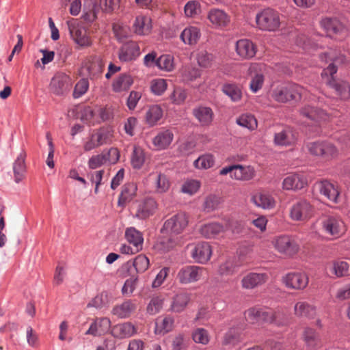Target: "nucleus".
<instances>
[{"label": "nucleus", "instance_id": "obj_24", "mask_svg": "<svg viewBox=\"0 0 350 350\" xmlns=\"http://www.w3.org/2000/svg\"><path fill=\"white\" fill-rule=\"evenodd\" d=\"M294 314L299 318L313 319L317 315V308L307 301H299L294 306Z\"/></svg>", "mask_w": 350, "mask_h": 350}, {"label": "nucleus", "instance_id": "obj_50", "mask_svg": "<svg viewBox=\"0 0 350 350\" xmlns=\"http://www.w3.org/2000/svg\"><path fill=\"white\" fill-rule=\"evenodd\" d=\"M174 319L172 317L166 316L163 319H158L156 322L155 332L157 334H165L174 328Z\"/></svg>", "mask_w": 350, "mask_h": 350}, {"label": "nucleus", "instance_id": "obj_53", "mask_svg": "<svg viewBox=\"0 0 350 350\" xmlns=\"http://www.w3.org/2000/svg\"><path fill=\"white\" fill-rule=\"evenodd\" d=\"M145 161V154L144 150L139 147L135 146L131 155V162L133 168L140 169Z\"/></svg>", "mask_w": 350, "mask_h": 350}, {"label": "nucleus", "instance_id": "obj_13", "mask_svg": "<svg viewBox=\"0 0 350 350\" xmlns=\"http://www.w3.org/2000/svg\"><path fill=\"white\" fill-rule=\"evenodd\" d=\"M275 249L280 254L286 256H293L296 254L299 247L297 242L291 237L282 235L278 237L273 241Z\"/></svg>", "mask_w": 350, "mask_h": 350}, {"label": "nucleus", "instance_id": "obj_61", "mask_svg": "<svg viewBox=\"0 0 350 350\" xmlns=\"http://www.w3.org/2000/svg\"><path fill=\"white\" fill-rule=\"evenodd\" d=\"M192 338L196 343L206 345L210 340V336L204 328H197L192 333Z\"/></svg>", "mask_w": 350, "mask_h": 350}, {"label": "nucleus", "instance_id": "obj_51", "mask_svg": "<svg viewBox=\"0 0 350 350\" xmlns=\"http://www.w3.org/2000/svg\"><path fill=\"white\" fill-rule=\"evenodd\" d=\"M163 110L159 105H152L150 107L146 114V122L154 126L162 118Z\"/></svg>", "mask_w": 350, "mask_h": 350}, {"label": "nucleus", "instance_id": "obj_44", "mask_svg": "<svg viewBox=\"0 0 350 350\" xmlns=\"http://www.w3.org/2000/svg\"><path fill=\"white\" fill-rule=\"evenodd\" d=\"M201 36L200 29L196 27L190 26L185 28L180 34L181 40L186 44H196Z\"/></svg>", "mask_w": 350, "mask_h": 350}, {"label": "nucleus", "instance_id": "obj_20", "mask_svg": "<svg viewBox=\"0 0 350 350\" xmlns=\"http://www.w3.org/2000/svg\"><path fill=\"white\" fill-rule=\"evenodd\" d=\"M305 350H318L321 347L320 334L316 329L306 327L302 333Z\"/></svg>", "mask_w": 350, "mask_h": 350}, {"label": "nucleus", "instance_id": "obj_42", "mask_svg": "<svg viewBox=\"0 0 350 350\" xmlns=\"http://www.w3.org/2000/svg\"><path fill=\"white\" fill-rule=\"evenodd\" d=\"M152 29V21L150 18L145 16H138L133 23L135 33L138 35H147Z\"/></svg>", "mask_w": 350, "mask_h": 350}, {"label": "nucleus", "instance_id": "obj_41", "mask_svg": "<svg viewBox=\"0 0 350 350\" xmlns=\"http://www.w3.org/2000/svg\"><path fill=\"white\" fill-rule=\"evenodd\" d=\"M209 21L217 27H225L230 23V16L223 10L213 9L208 14Z\"/></svg>", "mask_w": 350, "mask_h": 350}, {"label": "nucleus", "instance_id": "obj_47", "mask_svg": "<svg viewBox=\"0 0 350 350\" xmlns=\"http://www.w3.org/2000/svg\"><path fill=\"white\" fill-rule=\"evenodd\" d=\"M125 237L130 244L142 249L144 243L143 236L135 228L131 227L127 228L125 232Z\"/></svg>", "mask_w": 350, "mask_h": 350}, {"label": "nucleus", "instance_id": "obj_6", "mask_svg": "<svg viewBox=\"0 0 350 350\" xmlns=\"http://www.w3.org/2000/svg\"><path fill=\"white\" fill-rule=\"evenodd\" d=\"M257 27L262 31H275L280 26V16L278 11L267 8L256 14Z\"/></svg>", "mask_w": 350, "mask_h": 350}, {"label": "nucleus", "instance_id": "obj_49", "mask_svg": "<svg viewBox=\"0 0 350 350\" xmlns=\"http://www.w3.org/2000/svg\"><path fill=\"white\" fill-rule=\"evenodd\" d=\"M190 300L189 296L185 293L176 295L171 304V310L174 312H180L185 310Z\"/></svg>", "mask_w": 350, "mask_h": 350}, {"label": "nucleus", "instance_id": "obj_32", "mask_svg": "<svg viewBox=\"0 0 350 350\" xmlns=\"http://www.w3.org/2000/svg\"><path fill=\"white\" fill-rule=\"evenodd\" d=\"M137 190V187L135 183H129L125 184L122 187L121 193L119 195L118 206L122 208L125 207L136 196Z\"/></svg>", "mask_w": 350, "mask_h": 350}, {"label": "nucleus", "instance_id": "obj_17", "mask_svg": "<svg viewBox=\"0 0 350 350\" xmlns=\"http://www.w3.org/2000/svg\"><path fill=\"white\" fill-rule=\"evenodd\" d=\"M104 63L98 56L88 57L83 65V72L91 79H96L101 76L104 70Z\"/></svg>", "mask_w": 350, "mask_h": 350}, {"label": "nucleus", "instance_id": "obj_8", "mask_svg": "<svg viewBox=\"0 0 350 350\" xmlns=\"http://www.w3.org/2000/svg\"><path fill=\"white\" fill-rule=\"evenodd\" d=\"M120 159V152L116 148H111L107 150H103L100 154L92 156L88 165L90 169L95 170L104 165H112L116 163Z\"/></svg>", "mask_w": 350, "mask_h": 350}, {"label": "nucleus", "instance_id": "obj_46", "mask_svg": "<svg viewBox=\"0 0 350 350\" xmlns=\"http://www.w3.org/2000/svg\"><path fill=\"white\" fill-rule=\"evenodd\" d=\"M255 171L251 166L234 165L232 178L239 180H249L254 178Z\"/></svg>", "mask_w": 350, "mask_h": 350}, {"label": "nucleus", "instance_id": "obj_63", "mask_svg": "<svg viewBox=\"0 0 350 350\" xmlns=\"http://www.w3.org/2000/svg\"><path fill=\"white\" fill-rule=\"evenodd\" d=\"M167 87V82L163 79H156L151 81V90L156 95H161L166 90Z\"/></svg>", "mask_w": 350, "mask_h": 350}, {"label": "nucleus", "instance_id": "obj_36", "mask_svg": "<svg viewBox=\"0 0 350 350\" xmlns=\"http://www.w3.org/2000/svg\"><path fill=\"white\" fill-rule=\"evenodd\" d=\"M173 139V133L167 129L159 132L152 139V144L157 150H163L171 144Z\"/></svg>", "mask_w": 350, "mask_h": 350}, {"label": "nucleus", "instance_id": "obj_10", "mask_svg": "<svg viewBox=\"0 0 350 350\" xmlns=\"http://www.w3.org/2000/svg\"><path fill=\"white\" fill-rule=\"evenodd\" d=\"M321 27L327 35L338 40H342L348 36L347 28L338 19L325 18L321 21Z\"/></svg>", "mask_w": 350, "mask_h": 350}, {"label": "nucleus", "instance_id": "obj_23", "mask_svg": "<svg viewBox=\"0 0 350 350\" xmlns=\"http://www.w3.org/2000/svg\"><path fill=\"white\" fill-rule=\"evenodd\" d=\"M111 327V321L107 317L99 318L94 320L86 331V335L100 336L107 333Z\"/></svg>", "mask_w": 350, "mask_h": 350}, {"label": "nucleus", "instance_id": "obj_57", "mask_svg": "<svg viewBox=\"0 0 350 350\" xmlns=\"http://www.w3.org/2000/svg\"><path fill=\"white\" fill-rule=\"evenodd\" d=\"M187 97V92L186 90L178 87L174 88V91L170 96V100L172 103L177 105H182L185 103Z\"/></svg>", "mask_w": 350, "mask_h": 350}, {"label": "nucleus", "instance_id": "obj_43", "mask_svg": "<svg viewBox=\"0 0 350 350\" xmlns=\"http://www.w3.org/2000/svg\"><path fill=\"white\" fill-rule=\"evenodd\" d=\"M244 328L245 325L243 324H239L230 327L224 336L223 343L224 345H234L238 342L242 338Z\"/></svg>", "mask_w": 350, "mask_h": 350}, {"label": "nucleus", "instance_id": "obj_14", "mask_svg": "<svg viewBox=\"0 0 350 350\" xmlns=\"http://www.w3.org/2000/svg\"><path fill=\"white\" fill-rule=\"evenodd\" d=\"M157 208L158 204L153 198H145L137 202L134 217L139 219H146L153 215Z\"/></svg>", "mask_w": 350, "mask_h": 350}, {"label": "nucleus", "instance_id": "obj_39", "mask_svg": "<svg viewBox=\"0 0 350 350\" xmlns=\"http://www.w3.org/2000/svg\"><path fill=\"white\" fill-rule=\"evenodd\" d=\"M25 157L26 153L22 151L13 164L14 177L16 183H18L25 178L26 172Z\"/></svg>", "mask_w": 350, "mask_h": 350}, {"label": "nucleus", "instance_id": "obj_62", "mask_svg": "<svg viewBox=\"0 0 350 350\" xmlns=\"http://www.w3.org/2000/svg\"><path fill=\"white\" fill-rule=\"evenodd\" d=\"M105 171L103 170L90 172L88 175L92 183L95 184L94 193H98L99 186L104 184L103 179L104 178Z\"/></svg>", "mask_w": 350, "mask_h": 350}, {"label": "nucleus", "instance_id": "obj_5", "mask_svg": "<svg viewBox=\"0 0 350 350\" xmlns=\"http://www.w3.org/2000/svg\"><path fill=\"white\" fill-rule=\"evenodd\" d=\"M238 225L237 221L227 218L224 220V224L219 223L204 224L200 227L199 231L203 237L211 239L228 230H231L233 233L239 232Z\"/></svg>", "mask_w": 350, "mask_h": 350}, {"label": "nucleus", "instance_id": "obj_18", "mask_svg": "<svg viewBox=\"0 0 350 350\" xmlns=\"http://www.w3.org/2000/svg\"><path fill=\"white\" fill-rule=\"evenodd\" d=\"M286 287L295 290H303L308 284V275L304 272H291L282 279Z\"/></svg>", "mask_w": 350, "mask_h": 350}, {"label": "nucleus", "instance_id": "obj_11", "mask_svg": "<svg viewBox=\"0 0 350 350\" xmlns=\"http://www.w3.org/2000/svg\"><path fill=\"white\" fill-rule=\"evenodd\" d=\"M314 214V208L306 200H300L295 203L290 209V217L296 221H305Z\"/></svg>", "mask_w": 350, "mask_h": 350}, {"label": "nucleus", "instance_id": "obj_33", "mask_svg": "<svg viewBox=\"0 0 350 350\" xmlns=\"http://www.w3.org/2000/svg\"><path fill=\"white\" fill-rule=\"evenodd\" d=\"M236 51L242 58L250 59L256 53V48L254 43L247 39H241L237 42Z\"/></svg>", "mask_w": 350, "mask_h": 350}, {"label": "nucleus", "instance_id": "obj_27", "mask_svg": "<svg viewBox=\"0 0 350 350\" xmlns=\"http://www.w3.org/2000/svg\"><path fill=\"white\" fill-rule=\"evenodd\" d=\"M269 279L267 273H250L241 280V285L243 288L252 289L265 284Z\"/></svg>", "mask_w": 350, "mask_h": 350}, {"label": "nucleus", "instance_id": "obj_40", "mask_svg": "<svg viewBox=\"0 0 350 350\" xmlns=\"http://www.w3.org/2000/svg\"><path fill=\"white\" fill-rule=\"evenodd\" d=\"M326 269L337 278L349 275V265L343 260H336L328 263Z\"/></svg>", "mask_w": 350, "mask_h": 350}, {"label": "nucleus", "instance_id": "obj_1", "mask_svg": "<svg viewBox=\"0 0 350 350\" xmlns=\"http://www.w3.org/2000/svg\"><path fill=\"white\" fill-rule=\"evenodd\" d=\"M319 57L322 61L326 63L329 61L332 62L321 73L325 83L330 88H334L342 98H349L350 97L349 83L345 81H336L334 78V75L337 71L336 64H343L345 61V57L342 55H336V52L332 49H329V51L321 54Z\"/></svg>", "mask_w": 350, "mask_h": 350}, {"label": "nucleus", "instance_id": "obj_30", "mask_svg": "<svg viewBox=\"0 0 350 350\" xmlns=\"http://www.w3.org/2000/svg\"><path fill=\"white\" fill-rule=\"evenodd\" d=\"M149 265V259L145 255L140 254L136 256L133 261L127 262L124 265V268L128 270L131 275L134 276L135 274L132 270L133 268H134L137 273H144L148 269Z\"/></svg>", "mask_w": 350, "mask_h": 350}, {"label": "nucleus", "instance_id": "obj_45", "mask_svg": "<svg viewBox=\"0 0 350 350\" xmlns=\"http://www.w3.org/2000/svg\"><path fill=\"white\" fill-rule=\"evenodd\" d=\"M133 83L132 77L126 74H122L112 83V90L115 92H122L130 89Z\"/></svg>", "mask_w": 350, "mask_h": 350}, {"label": "nucleus", "instance_id": "obj_56", "mask_svg": "<svg viewBox=\"0 0 350 350\" xmlns=\"http://www.w3.org/2000/svg\"><path fill=\"white\" fill-rule=\"evenodd\" d=\"M163 300L162 296H153L147 306V312L151 315L158 313L163 307Z\"/></svg>", "mask_w": 350, "mask_h": 350}, {"label": "nucleus", "instance_id": "obj_37", "mask_svg": "<svg viewBox=\"0 0 350 350\" xmlns=\"http://www.w3.org/2000/svg\"><path fill=\"white\" fill-rule=\"evenodd\" d=\"M289 318L287 313L282 310H273L268 309L267 323L274 324L276 326H285L288 325Z\"/></svg>", "mask_w": 350, "mask_h": 350}, {"label": "nucleus", "instance_id": "obj_28", "mask_svg": "<svg viewBox=\"0 0 350 350\" xmlns=\"http://www.w3.org/2000/svg\"><path fill=\"white\" fill-rule=\"evenodd\" d=\"M149 178L152 180L155 193H163L169 190L170 182L165 174L157 172H151Z\"/></svg>", "mask_w": 350, "mask_h": 350}, {"label": "nucleus", "instance_id": "obj_22", "mask_svg": "<svg viewBox=\"0 0 350 350\" xmlns=\"http://www.w3.org/2000/svg\"><path fill=\"white\" fill-rule=\"evenodd\" d=\"M246 321L250 324L267 323L268 309L259 307H252L244 313Z\"/></svg>", "mask_w": 350, "mask_h": 350}, {"label": "nucleus", "instance_id": "obj_31", "mask_svg": "<svg viewBox=\"0 0 350 350\" xmlns=\"http://www.w3.org/2000/svg\"><path fill=\"white\" fill-rule=\"evenodd\" d=\"M282 185L286 190H299L307 185V179L304 174H293L285 178Z\"/></svg>", "mask_w": 350, "mask_h": 350}, {"label": "nucleus", "instance_id": "obj_12", "mask_svg": "<svg viewBox=\"0 0 350 350\" xmlns=\"http://www.w3.org/2000/svg\"><path fill=\"white\" fill-rule=\"evenodd\" d=\"M206 269L196 265H187L182 267L177 279L181 284H189L199 281L206 273Z\"/></svg>", "mask_w": 350, "mask_h": 350}, {"label": "nucleus", "instance_id": "obj_38", "mask_svg": "<svg viewBox=\"0 0 350 350\" xmlns=\"http://www.w3.org/2000/svg\"><path fill=\"white\" fill-rule=\"evenodd\" d=\"M193 115L203 126L209 125L213 118V111L208 107L199 106L193 109Z\"/></svg>", "mask_w": 350, "mask_h": 350}, {"label": "nucleus", "instance_id": "obj_48", "mask_svg": "<svg viewBox=\"0 0 350 350\" xmlns=\"http://www.w3.org/2000/svg\"><path fill=\"white\" fill-rule=\"evenodd\" d=\"M92 134L100 146L112 142L113 134L112 129L110 128H101Z\"/></svg>", "mask_w": 350, "mask_h": 350}, {"label": "nucleus", "instance_id": "obj_52", "mask_svg": "<svg viewBox=\"0 0 350 350\" xmlns=\"http://www.w3.org/2000/svg\"><path fill=\"white\" fill-rule=\"evenodd\" d=\"M237 267L238 265L236 263L235 259L229 258L219 265L218 274L221 276L231 275L236 272Z\"/></svg>", "mask_w": 350, "mask_h": 350}, {"label": "nucleus", "instance_id": "obj_16", "mask_svg": "<svg viewBox=\"0 0 350 350\" xmlns=\"http://www.w3.org/2000/svg\"><path fill=\"white\" fill-rule=\"evenodd\" d=\"M71 37L75 42L81 46H89L92 44L86 29L81 26L75 19L67 22Z\"/></svg>", "mask_w": 350, "mask_h": 350}, {"label": "nucleus", "instance_id": "obj_64", "mask_svg": "<svg viewBox=\"0 0 350 350\" xmlns=\"http://www.w3.org/2000/svg\"><path fill=\"white\" fill-rule=\"evenodd\" d=\"M200 187V183L196 180H189L185 182L182 185L181 191L189 195H193L198 191Z\"/></svg>", "mask_w": 350, "mask_h": 350}, {"label": "nucleus", "instance_id": "obj_59", "mask_svg": "<svg viewBox=\"0 0 350 350\" xmlns=\"http://www.w3.org/2000/svg\"><path fill=\"white\" fill-rule=\"evenodd\" d=\"M223 92L229 96L234 102L238 101L241 98V91L240 88L234 84H226L223 86Z\"/></svg>", "mask_w": 350, "mask_h": 350}, {"label": "nucleus", "instance_id": "obj_9", "mask_svg": "<svg viewBox=\"0 0 350 350\" xmlns=\"http://www.w3.org/2000/svg\"><path fill=\"white\" fill-rule=\"evenodd\" d=\"M327 118V113L319 108L306 105L299 110V122L306 125H312Z\"/></svg>", "mask_w": 350, "mask_h": 350}, {"label": "nucleus", "instance_id": "obj_15", "mask_svg": "<svg viewBox=\"0 0 350 350\" xmlns=\"http://www.w3.org/2000/svg\"><path fill=\"white\" fill-rule=\"evenodd\" d=\"M314 188L332 202L335 204L339 202L340 191L338 185L335 183L327 180H322L315 183Z\"/></svg>", "mask_w": 350, "mask_h": 350}, {"label": "nucleus", "instance_id": "obj_35", "mask_svg": "<svg viewBox=\"0 0 350 350\" xmlns=\"http://www.w3.org/2000/svg\"><path fill=\"white\" fill-rule=\"evenodd\" d=\"M252 202L257 206L263 209H271L275 206L274 198L267 192H257L251 199Z\"/></svg>", "mask_w": 350, "mask_h": 350}, {"label": "nucleus", "instance_id": "obj_21", "mask_svg": "<svg viewBox=\"0 0 350 350\" xmlns=\"http://www.w3.org/2000/svg\"><path fill=\"white\" fill-rule=\"evenodd\" d=\"M140 55V48L138 44L130 41L122 45L119 51V59L122 62L135 60Z\"/></svg>", "mask_w": 350, "mask_h": 350}, {"label": "nucleus", "instance_id": "obj_26", "mask_svg": "<svg viewBox=\"0 0 350 350\" xmlns=\"http://www.w3.org/2000/svg\"><path fill=\"white\" fill-rule=\"evenodd\" d=\"M136 309V303L133 300L129 299L116 305L112 308L111 313L118 318L127 319L135 312Z\"/></svg>", "mask_w": 350, "mask_h": 350}, {"label": "nucleus", "instance_id": "obj_58", "mask_svg": "<svg viewBox=\"0 0 350 350\" xmlns=\"http://www.w3.org/2000/svg\"><path fill=\"white\" fill-rule=\"evenodd\" d=\"M156 65L161 70L171 71L174 69V59L170 55H163L155 62Z\"/></svg>", "mask_w": 350, "mask_h": 350}, {"label": "nucleus", "instance_id": "obj_19", "mask_svg": "<svg viewBox=\"0 0 350 350\" xmlns=\"http://www.w3.org/2000/svg\"><path fill=\"white\" fill-rule=\"evenodd\" d=\"M190 254L195 262L205 264L211 257L212 248L208 243L201 242L191 247Z\"/></svg>", "mask_w": 350, "mask_h": 350}, {"label": "nucleus", "instance_id": "obj_55", "mask_svg": "<svg viewBox=\"0 0 350 350\" xmlns=\"http://www.w3.org/2000/svg\"><path fill=\"white\" fill-rule=\"evenodd\" d=\"M215 163L214 157L211 154H203L194 161V166L198 169H208Z\"/></svg>", "mask_w": 350, "mask_h": 350}, {"label": "nucleus", "instance_id": "obj_2", "mask_svg": "<svg viewBox=\"0 0 350 350\" xmlns=\"http://www.w3.org/2000/svg\"><path fill=\"white\" fill-rule=\"evenodd\" d=\"M187 224L188 217L186 214L183 213L174 215L165 221L162 230L166 233H170L171 237L163 239L161 242L162 248L164 250L169 251L180 244L181 238L180 237H174L181 234Z\"/></svg>", "mask_w": 350, "mask_h": 350}, {"label": "nucleus", "instance_id": "obj_7", "mask_svg": "<svg viewBox=\"0 0 350 350\" xmlns=\"http://www.w3.org/2000/svg\"><path fill=\"white\" fill-rule=\"evenodd\" d=\"M322 230L334 239L342 237L347 231V226L342 219L336 215H324L321 219Z\"/></svg>", "mask_w": 350, "mask_h": 350}, {"label": "nucleus", "instance_id": "obj_54", "mask_svg": "<svg viewBox=\"0 0 350 350\" xmlns=\"http://www.w3.org/2000/svg\"><path fill=\"white\" fill-rule=\"evenodd\" d=\"M237 123L239 125L247 128L250 130H254L258 126L257 120L255 117L249 113L241 115L239 118H237Z\"/></svg>", "mask_w": 350, "mask_h": 350}, {"label": "nucleus", "instance_id": "obj_4", "mask_svg": "<svg viewBox=\"0 0 350 350\" xmlns=\"http://www.w3.org/2000/svg\"><path fill=\"white\" fill-rule=\"evenodd\" d=\"M306 149L310 154L320 157L325 161H332L338 156V150L336 146L327 141L308 143Z\"/></svg>", "mask_w": 350, "mask_h": 350}, {"label": "nucleus", "instance_id": "obj_29", "mask_svg": "<svg viewBox=\"0 0 350 350\" xmlns=\"http://www.w3.org/2000/svg\"><path fill=\"white\" fill-rule=\"evenodd\" d=\"M297 137L291 128H286L276 133L274 135L273 142L275 146H289L295 143Z\"/></svg>", "mask_w": 350, "mask_h": 350}, {"label": "nucleus", "instance_id": "obj_34", "mask_svg": "<svg viewBox=\"0 0 350 350\" xmlns=\"http://www.w3.org/2000/svg\"><path fill=\"white\" fill-rule=\"evenodd\" d=\"M69 81V77L67 75L57 73L51 79V90L57 95L62 94L68 88Z\"/></svg>", "mask_w": 350, "mask_h": 350}, {"label": "nucleus", "instance_id": "obj_25", "mask_svg": "<svg viewBox=\"0 0 350 350\" xmlns=\"http://www.w3.org/2000/svg\"><path fill=\"white\" fill-rule=\"evenodd\" d=\"M137 327L131 322H124L112 327L111 334L117 338H130L137 333Z\"/></svg>", "mask_w": 350, "mask_h": 350}, {"label": "nucleus", "instance_id": "obj_3", "mask_svg": "<svg viewBox=\"0 0 350 350\" xmlns=\"http://www.w3.org/2000/svg\"><path fill=\"white\" fill-rule=\"evenodd\" d=\"M273 98L280 103H286L302 98L312 100L308 91L297 84H288L275 88L271 94Z\"/></svg>", "mask_w": 350, "mask_h": 350}, {"label": "nucleus", "instance_id": "obj_60", "mask_svg": "<svg viewBox=\"0 0 350 350\" xmlns=\"http://www.w3.org/2000/svg\"><path fill=\"white\" fill-rule=\"evenodd\" d=\"M196 59L198 64L204 68L211 66L214 57L211 53H208L205 50H200L197 53Z\"/></svg>", "mask_w": 350, "mask_h": 350}]
</instances>
